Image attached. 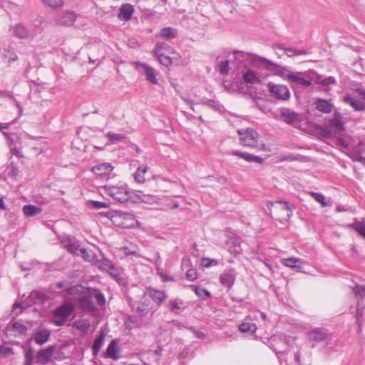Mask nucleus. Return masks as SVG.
<instances>
[{
	"label": "nucleus",
	"mask_w": 365,
	"mask_h": 365,
	"mask_svg": "<svg viewBox=\"0 0 365 365\" xmlns=\"http://www.w3.org/2000/svg\"><path fill=\"white\" fill-rule=\"evenodd\" d=\"M158 36L165 40H171L178 36V31L172 27H166L161 30Z\"/></svg>",
	"instance_id": "nucleus-27"
},
{
	"label": "nucleus",
	"mask_w": 365,
	"mask_h": 365,
	"mask_svg": "<svg viewBox=\"0 0 365 365\" xmlns=\"http://www.w3.org/2000/svg\"><path fill=\"white\" fill-rule=\"evenodd\" d=\"M34 359V351L32 348H29L25 354V365H31Z\"/></svg>",
	"instance_id": "nucleus-51"
},
{
	"label": "nucleus",
	"mask_w": 365,
	"mask_h": 365,
	"mask_svg": "<svg viewBox=\"0 0 365 365\" xmlns=\"http://www.w3.org/2000/svg\"><path fill=\"white\" fill-rule=\"evenodd\" d=\"M99 263L98 268L102 272H108L114 265L113 262L107 258H103L98 262Z\"/></svg>",
	"instance_id": "nucleus-41"
},
{
	"label": "nucleus",
	"mask_w": 365,
	"mask_h": 365,
	"mask_svg": "<svg viewBox=\"0 0 365 365\" xmlns=\"http://www.w3.org/2000/svg\"><path fill=\"white\" fill-rule=\"evenodd\" d=\"M147 294L158 305H160L168 298V295L163 290H159L151 287L146 288Z\"/></svg>",
	"instance_id": "nucleus-11"
},
{
	"label": "nucleus",
	"mask_w": 365,
	"mask_h": 365,
	"mask_svg": "<svg viewBox=\"0 0 365 365\" xmlns=\"http://www.w3.org/2000/svg\"><path fill=\"white\" fill-rule=\"evenodd\" d=\"M107 272L118 283L123 284L125 283V278L123 275L122 269L114 265Z\"/></svg>",
	"instance_id": "nucleus-28"
},
{
	"label": "nucleus",
	"mask_w": 365,
	"mask_h": 365,
	"mask_svg": "<svg viewBox=\"0 0 365 365\" xmlns=\"http://www.w3.org/2000/svg\"><path fill=\"white\" fill-rule=\"evenodd\" d=\"M356 91L364 99H365V89L359 88Z\"/></svg>",
	"instance_id": "nucleus-64"
},
{
	"label": "nucleus",
	"mask_w": 365,
	"mask_h": 365,
	"mask_svg": "<svg viewBox=\"0 0 365 365\" xmlns=\"http://www.w3.org/2000/svg\"><path fill=\"white\" fill-rule=\"evenodd\" d=\"M219 264V260L215 259L202 258V264L205 267L216 266Z\"/></svg>",
	"instance_id": "nucleus-50"
},
{
	"label": "nucleus",
	"mask_w": 365,
	"mask_h": 365,
	"mask_svg": "<svg viewBox=\"0 0 365 365\" xmlns=\"http://www.w3.org/2000/svg\"><path fill=\"white\" fill-rule=\"evenodd\" d=\"M135 63L137 67H140L143 69L146 79L149 82L152 84L158 83V79L155 76V71L153 68L143 63L136 62Z\"/></svg>",
	"instance_id": "nucleus-13"
},
{
	"label": "nucleus",
	"mask_w": 365,
	"mask_h": 365,
	"mask_svg": "<svg viewBox=\"0 0 365 365\" xmlns=\"http://www.w3.org/2000/svg\"><path fill=\"white\" fill-rule=\"evenodd\" d=\"M190 288L202 299H206L210 297V293L207 289L195 285H191Z\"/></svg>",
	"instance_id": "nucleus-34"
},
{
	"label": "nucleus",
	"mask_w": 365,
	"mask_h": 365,
	"mask_svg": "<svg viewBox=\"0 0 365 365\" xmlns=\"http://www.w3.org/2000/svg\"><path fill=\"white\" fill-rule=\"evenodd\" d=\"M334 105L327 100L318 98L316 101V109L324 113H330L332 111Z\"/></svg>",
	"instance_id": "nucleus-20"
},
{
	"label": "nucleus",
	"mask_w": 365,
	"mask_h": 365,
	"mask_svg": "<svg viewBox=\"0 0 365 365\" xmlns=\"http://www.w3.org/2000/svg\"><path fill=\"white\" fill-rule=\"evenodd\" d=\"M118 352L119 349L118 348V341L117 339H113L108 344L106 352L103 354V356L105 358L117 360L119 359Z\"/></svg>",
	"instance_id": "nucleus-15"
},
{
	"label": "nucleus",
	"mask_w": 365,
	"mask_h": 365,
	"mask_svg": "<svg viewBox=\"0 0 365 365\" xmlns=\"http://www.w3.org/2000/svg\"><path fill=\"white\" fill-rule=\"evenodd\" d=\"M172 51V48L165 43H156L155 48L153 51V53L155 54L165 53H170Z\"/></svg>",
	"instance_id": "nucleus-33"
},
{
	"label": "nucleus",
	"mask_w": 365,
	"mask_h": 365,
	"mask_svg": "<svg viewBox=\"0 0 365 365\" xmlns=\"http://www.w3.org/2000/svg\"><path fill=\"white\" fill-rule=\"evenodd\" d=\"M79 253L85 261L91 262L93 264H96L98 262V257L91 250L81 247V250H79Z\"/></svg>",
	"instance_id": "nucleus-25"
},
{
	"label": "nucleus",
	"mask_w": 365,
	"mask_h": 365,
	"mask_svg": "<svg viewBox=\"0 0 365 365\" xmlns=\"http://www.w3.org/2000/svg\"><path fill=\"white\" fill-rule=\"evenodd\" d=\"M157 56L158 61L160 64L165 66H169L170 65H173L171 58H170L169 53L155 54Z\"/></svg>",
	"instance_id": "nucleus-38"
},
{
	"label": "nucleus",
	"mask_w": 365,
	"mask_h": 365,
	"mask_svg": "<svg viewBox=\"0 0 365 365\" xmlns=\"http://www.w3.org/2000/svg\"><path fill=\"white\" fill-rule=\"evenodd\" d=\"M239 329L241 332L242 333H251V334H253L255 332L256 329H257V327L255 325V324L254 323H250V322H247V323H242L240 326H239Z\"/></svg>",
	"instance_id": "nucleus-36"
},
{
	"label": "nucleus",
	"mask_w": 365,
	"mask_h": 365,
	"mask_svg": "<svg viewBox=\"0 0 365 365\" xmlns=\"http://www.w3.org/2000/svg\"><path fill=\"white\" fill-rule=\"evenodd\" d=\"M76 20V15L73 11H63L56 17V23L60 26H71Z\"/></svg>",
	"instance_id": "nucleus-9"
},
{
	"label": "nucleus",
	"mask_w": 365,
	"mask_h": 365,
	"mask_svg": "<svg viewBox=\"0 0 365 365\" xmlns=\"http://www.w3.org/2000/svg\"><path fill=\"white\" fill-rule=\"evenodd\" d=\"M73 312L74 305L72 302L62 304L52 311L53 323L58 327L64 325Z\"/></svg>",
	"instance_id": "nucleus-3"
},
{
	"label": "nucleus",
	"mask_w": 365,
	"mask_h": 365,
	"mask_svg": "<svg viewBox=\"0 0 365 365\" xmlns=\"http://www.w3.org/2000/svg\"><path fill=\"white\" fill-rule=\"evenodd\" d=\"M149 307L148 300L145 298L144 295L140 301L135 302L133 305L132 308L133 310L136 311L141 316H143L148 313Z\"/></svg>",
	"instance_id": "nucleus-16"
},
{
	"label": "nucleus",
	"mask_w": 365,
	"mask_h": 365,
	"mask_svg": "<svg viewBox=\"0 0 365 365\" xmlns=\"http://www.w3.org/2000/svg\"><path fill=\"white\" fill-rule=\"evenodd\" d=\"M202 104L207 106L210 108H212L215 110L217 109V108L216 107V106L215 104L214 101H212V100H205V101H202Z\"/></svg>",
	"instance_id": "nucleus-61"
},
{
	"label": "nucleus",
	"mask_w": 365,
	"mask_h": 365,
	"mask_svg": "<svg viewBox=\"0 0 365 365\" xmlns=\"http://www.w3.org/2000/svg\"><path fill=\"white\" fill-rule=\"evenodd\" d=\"M186 277L190 281H193L197 277V272L195 269H190L186 272Z\"/></svg>",
	"instance_id": "nucleus-54"
},
{
	"label": "nucleus",
	"mask_w": 365,
	"mask_h": 365,
	"mask_svg": "<svg viewBox=\"0 0 365 365\" xmlns=\"http://www.w3.org/2000/svg\"><path fill=\"white\" fill-rule=\"evenodd\" d=\"M113 167L110 163H101L94 166L92 172L101 178L108 179L112 174Z\"/></svg>",
	"instance_id": "nucleus-10"
},
{
	"label": "nucleus",
	"mask_w": 365,
	"mask_h": 365,
	"mask_svg": "<svg viewBox=\"0 0 365 365\" xmlns=\"http://www.w3.org/2000/svg\"><path fill=\"white\" fill-rule=\"evenodd\" d=\"M243 79L246 83H255L259 81L256 73L252 70H248L244 73Z\"/></svg>",
	"instance_id": "nucleus-37"
},
{
	"label": "nucleus",
	"mask_w": 365,
	"mask_h": 365,
	"mask_svg": "<svg viewBox=\"0 0 365 365\" xmlns=\"http://www.w3.org/2000/svg\"><path fill=\"white\" fill-rule=\"evenodd\" d=\"M170 304H171L170 310L172 312H175L178 313V311L180 309V307L177 302H175V301L171 302Z\"/></svg>",
	"instance_id": "nucleus-59"
},
{
	"label": "nucleus",
	"mask_w": 365,
	"mask_h": 365,
	"mask_svg": "<svg viewBox=\"0 0 365 365\" xmlns=\"http://www.w3.org/2000/svg\"><path fill=\"white\" fill-rule=\"evenodd\" d=\"M14 354L13 349L11 347L6 345V343H3L1 349H0V354L4 356H6L9 355H12Z\"/></svg>",
	"instance_id": "nucleus-49"
},
{
	"label": "nucleus",
	"mask_w": 365,
	"mask_h": 365,
	"mask_svg": "<svg viewBox=\"0 0 365 365\" xmlns=\"http://www.w3.org/2000/svg\"><path fill=\"white\" fill-rule=\"evenodd\" d=\"M55 351L54 346H49L46 349H40L36 354V361L38 362H46L49 361Z\"/></svg>",
	"instance_id": "nucleus-14"
},
{
	"label": "nucleus",
	"mask_w": 365,
	"mask_h": 365,
	"mask_svg": "<svg viewBox=\"0 0 365 365\" xmlns=\"http://www.w3.org/2000/svg\"><path fill=\"white\" fill-rule=\"evenodd\" d=\"M235 277L234 269H227L220 276V283L223 286L230 288L234 284Z\"/></svg>",
	"instance_id": "nucleus-12"
},
{
	"label": "nucleus",
	"mask_w": 365,
	"mask_h": 365,
	"mask_svg": "<svg viewBox=\"0 0 365 365\" xmlns=\"http://www.w3.org/2000/svg\"><path fill=\"white\" fill-rule=\"evenodd\" d=\"M270 215L280 222L287 221L292 215L295 206L287 201H275L267 202Z\"/></svg>",
	"instance_id": "nucleus-1"
},
{
	"label": "nucleus",
	"mask_w": 365,
	"mask_h": 365,
	"mask_svg": "<svg viewBox=\"0 0 365 365\" xmlns=\"http://www.w3.org/2000/svg\"><path fill=\"white\" fill-rule=\"evenodd\" d=\"M337 145L344 148H349V144L348 143L346 142V140L342 138H339L337 139Z\"/></svg>",
	"instance_id": "nucleus-60"
},
{
	"label": "nucleus",
	"mask_w": 365,
	"mask_h": 365,
	"mask_svg": "<svg viewBox=\"0 0 365 365\" xmlns=\"http://www.w3.org/2000/svg\"><path fill=\"white\" fill-rule=\"evenodd\" d=\"M147 167L138 168L134 174L135 180L138 182H143L145 181L144 174L147 172Z\"/></svg>",
	"instance_id": "nucleus-45"
},
{
	"label": "nucleus",
	"mask_w": 365,
	"mask_h": 365,
	"mask_svg": "<svg viewBox=\"0 0 365 365\" xmlns=\"http://www.w3.org/2000/svg\"><path fill=\"white\" fill-rule=\"evenodd\" d=\"M237 133L240 136V144L257 150H264L265 145L259 133L254 129L248 128L239 129Z\"/></svg>",
	"instance_id": "nucleus-2"
},
{
	"label": "nucleus",
	"mask_w": 365,
	"mask_h": 365,
	"mask_svg": "<svg viewBox=\"0 0 365 365\" xmlns=\"http://www.w3.org/2000/svg\"><path fill=\"white\" fill-rule=\"evenodd\" d=\"M353 292L358 300H361L365 297V286L356 285Z\"/></svg>",
	"instance_id": "nucleus-44"
},
{
	"label": "nucleus",
	"mask_w": 365,
	"mask_h": 365,
	"mask_svg": "<svg viewBox=\"0 0 365 365\" xmlns=\"http://www.w3.org/2000/svg\"><path fill=\"white\" fill-rule=\"evenodd\" d=\"M275 48L284 51V53L288 57H293L294 56H297V49L292 47L287 48L283 44H277L275 45Z\"/></svg>",
	"instance_id": "nucleus-42"
},
{
	"label": "nucleus",
	"mask_w": 365,
	"mask_h": 365,
	"mask_svg": "<svg viewBox=\"0 0 365 365\" xmlns=\"http://www.w3.org/2000/svg\"><path fill=\"white\" fill-rule=\"evenodd\" d=\"M133 13V7L129 4H123L120 9L118 17L121 20L128 21L130 19Z\"/></svg>",
	"instance_id": "nucleus-24"
},
{
	"label": "nucleus",
	"mask_w": 365,
	"mask_h": 365,
	"mask_svg": "<svg viewBox=\"0 0 365 365\" xmlns=\"http://www.w3.org/2000/svg\"><path fill=\"white\" fill-rule=\"evenodd\" d=\"M94 297L99 305L105 304L106 299L103 293L97 292L94 294Z\"/></svg>",
	"instance_id": "nucleus-55"
},
{
	"label": "nucleus",
	"mask_w": 365,
	"mask_h": 365,
	"mask_svg": "<svg viewBox=\"0 0 365 365\" xmlns=\"http://www.w3.org/2000/svg\"><path fill=\"white\" fill-rule=\"evenodd\" d=\"M343 101L349 104L355 110L361 111L365 109V103L358 99L353 98L351 95H346Z\"/></svg>",
	"instance_id": "nucleus-18"
},
{
	"label": "nucleus",
	"mask_w": 365,
	"mask_h": 365,
	"mask_svg": "<svg viewBox=\"0 0 365 365\" xmlns=\"http://www.w3.org/2000/svg\"><path fill=\"white\" fill-rule=\"evenodd\" d=\"M281 116L287 124H294L298 122V115L288 109L282 111Z\"/></svg>",
	"instance_id": "nucleus-26"
},
{
	"label": "nucleus",
	"mask_w": 365,
	"mask_h": 365,
	"mask_svg": "<svg viewBox=\"0 0 365 365\" xmlns=\"http://www.w3.org/2000/svg\"><path fill=\"white\" fill-rule=\"evenodd\" d=\"M189 329L195 334V336L198 339H204L205 335L202 331L196 330L193 327H190Z\"/></svg>",
	"instance_id": "nucleus-58"
},
{
	"label": "nucleus",
	"mask_w": 365,
	"mask_h": 365,
	"mask_svg": "<svg viewBox=\"0 0 365 365\" xmlns=\"http://www.w3.org/2000/svg\"><path fill=\"white\" fill-rule=\"evenodd\" d=\"M42 209L34 205H26L23 207L24 214L27 217H32L39 214Z\"/></svg>",
	"instance_id": "nucleus-30"
},
{
	"label": "nucleus",
	"mask_w": 365,
	"mask_h": 365,
	"mask_svg": "<svg viewBox=\"0 0 365 365\" xmlns=\"http://www.w3.org/2000/svg\"><path fill=\"white\" fill-rule=\"evenodd\" d=\"M105 339V336L103 332L100 334V335L94 340V342L92 346L93 354L94 356H96L99 352L103 341Z\"/></svg>",
	"instance_id": "nucleus-32"
},
{
	"label": "nucleus",
	"mask_w": 365,
	"mask_h": 365,
	"mask_svg": "<svg viewBox=\"0 0 365 365\" xmlns=\"http://www.w3.org/2000/svg\"><path fill=\"white\" fill-rule=\"evenodd\" d=\"M29 297L34 304H43L48 299V297L45 294L37 290L32 291Z\"/></svg>",
	"instance_id": "nucleus-29"
},
{
	"label": "nucleus",
	"mask_w": 365,
	"mask_h": 365,
	"mask_svg": "<svg viewBox=\"0 0 365 365\" xmlns=\"http://www.w3.org/2000/svg\"><path fill=\"white\" fill-rule=\"evenodd\" d=\"M347 227L354 229L361 237L365 238V224L361 222H356L347 225Z\"/></svg>",
	"instance_id": "nucleus-39"
},
{
	"label": "nucleus",
	"mask_w": 365,
	"mask_h": 365,
	"mask_svg": "<svg viewBox=\"0 0 365 365\" xmlns=\"http://www.w3.org/2000/svg\"><path fill=\"white\" fill-rule=\"evenodd\" d=\"M108 192L114 200L121 203L128 201L130 198L129 192L123 187H111Z\"/></svg>",
	"instance_id": "nucleus-7"
},
{
	"label": "nucleus",
	"mask_w": 365,
	"mask_h": 365,
	"mask_svg": "<svg viewBox=\"0 0 365 365\" xmlns=\"http://www.w3.org/2000/svg\"><path fill=\"white\" fill-rule=\"evenodd\" d=\"M282 263L288 267L300 269L302 261L300 259L290 257L282 259Z\"/></svg>",
	"instance_id": "nucleus-31"
},
{
	"label": "nucleus",
	"mask_w": 365,
	"mask_h": 365,
	"mask_svg": "<svg viewBox=\"0 0 365 365\" xmlns=\"http://www.w3.org/2000/svg\"><path fill=\"white\" fill-rule=\"evenodd\" d=\"M13 34L19 38H27L30 37L31 34L28 29L22 24H16L12 28Z\"/></svg>",
	"instance_id": "nucleus-23"
},
{
	"label": "nucleus",
	"mask_w": 365,
	"mask_h": 365,
	"mask_svg": "<svg viewBox=\"0 0 365 365\" xmlns=\"http://www.w3.org/2000/svg\"><path fill=\"white\" fill-rule=\"evenodd\" d=\"M255 60V62L259 66H261L267 70H269L271 71H276L278 68V66L275 63H274L265 58L257 56Z\"/></svg>",
	"instance_id": "nucleus-21"
},
{
	"label": "nucleus",
	"mask_w": 365,
	"mask_h": 365,
	"mask_svg": "<svg viewBox=\"0 0 365 365\" xmlns=\"http://www.w3.org/2000/svg\"><path fill=\"white\" fill-rule=\"evenodd\" d=\"M329 123L331 126L339 131L345 130V122L344 120V118L339 112H334L333 118L329 120Z\"/></svg>",
	"instance_id": "nucleus-17"
},
{
	"label": "nucleus",
	"mask_w": 365,
	"mask_h": 365,
	"mask_svg": "<svg viewBox=\"0 0 365 365\" xmlns=\"http://www.w3.org/2000/svg\"><path fill=\"white\" fill-rule=\"evenodd\" d=\"M7 334L11 336L24 335L27 332V327L19 322H10L6 328Z\"/></svg>",
	"instance_id": "nucleus-8"
},
{
	"label": "nucleus",
	"mask_w": 365,
	"mask_h": 365,
	"mask_svg": "<svg viewBox=\"0 0 365 365\" xmlns=\"http://www.w3.org/2000/svg\"><path fill=\"white\" fill-rule=\"evenodd\" d=\"M230 153L232 155L243 158L244 160H245L246 161L250 162V163L255 162V163L261 164L263 162L262 158H261L260 157H258V156H256V155H254L252 154H249L247 153H242V152H240L238 150H232Z\"/></svg>",
	"instance_id": "nucleus-19"
},
{
	"label": "nucleus",
	"mask_w": 365,
	"mask_h": 365,
	"mask_svg": "<svg viewBox=\"0 0 365 365\" xmlns=\"http://www.w3.org/2000/svg\"><path fill=\"white\" fill-rule=\"evenodd\" d=\"M91 203L93 205V207L96 209L107 207L108 206V205L106 202L101 201H92Z\"/></svg>",
	"instance_id": "nucleus-56"
},
{
	"label": "nucleus",
	"mask_w": 365,
	"mask_h": 365,
	"mask_svg": "<svg viewBox=\"0 0 365 365\" xmlns=\"http://www.w3.org/2000/svg\"><path fill=\"white\" fill-rule=\"evenodd\" d=\"M330 339V334L324 329L316 328L308 332V340L313 342L312 347L315 346V344Z\"/></svg>",
	"instance_id": "nucleus-6"
},
{
	"label": "nucleus",
	"mask_w": 365,
	"mask_h": 365,
	"mask_svg": "<svg viewBox=\"0 0 365 365\" xmlns=\"http://www.w3.org/2000/svg\"><path fill=\"white\" fill-rule=\"evenodd\" d=\"M170 58H171V61H172L173 64H178L180 61V59H181L180 55L178 53L174 51L173 48L170 53Z\"/></svg>",
	"instance_id": "nucleus-53"
},
{
	"label": "nucleus",
	"mask_w": 365,
	"mask_h": 365,
	"mask_svg": "<svg viewBox=\"0 0 365 365\" xmlns=\"http://www.w3.org/2000/svg\"><path fill=\"white\" fill-rule=\"evenodd\" d=\"M358 307H359V303L358 304ZM361 316H362V311L361 310V309L357 307L356 319H357L358 321L360 319Z\"/></svg>",
	"instance_id": "nucleus-63"
},
{
	"label": "nucleus",
	"mask_w": 365,
	"mask_h": 365,
	"mask_svg": "<svg viewBox=\"0 0 365 365\" xmlns=\"http://www.w3.org/2000/svg\"><path fill=\"white\" fill-rule=\"evenodd\" d=\"M42 1L53 8H58L63 5V0H42Z\"/></svg>",
	"instance_id": "nucleus-52"
},
{
	"label": "nucleus",
	"mask_w": 365,
	"mask_h": 365,
	"mask_svg": "<svg viewBox=\"0 0 365 365\" xmlns=\"http://www.w3.org/2000/svg\"><path fill=\"white\" fill-rule=\"evenodd\" d=\"M228 60L222 61L217 65V70L221 75H227L230 70Z\"/></svg>",
	"instance_id": "nucleus-43"
},
{
	"label": "nucleus",
	"mask_w": 365,
	"mask_h": 365,
	"mask_svg": "<svg viewBox=\"0 0 365 365\" xmlns=\"http://www.w3.org/2000/svg\"><path fill=\"white\" fill-rule=\"evenodd\" d=\"M51 336V332L48 329H42L37 331L34 335V341L38 345H43L46 343Z\"/></svg>",
	"instance_id": "nucleus-22"
},
{
	"label": "nucleus",
	"mask_w": 365,
	"mask_h": 365,
	"mask_svg": "<svg viewBox=\"0 0 365 365\" xmlns=\"http://www.w3.org/2000/svg\"><path fill=\"white\" fill-rule=\"evenodd\" d=\"M74 324L77 329L83 331L84 333H86L90 328V324L87 322L78 321L75 322Z\"/></svg>",
	"instance_id": "nucleus-47"
},
{
	"label": "nucleus",
	"mask_w": 365,
	"mask_h": 365,
	"mask_svg": "<svg viewBox=\"0 0 365 365\" xmlns=\"http://www.w3.org/2000/svg\"><path fill=\"white\" fill-rule=\"evenodd\" d=\"M267 88L271 96L278 100L286 101L289 98L290 93L287 86L269 82Z\"/></svg>",
	"instance_id": "nucleus-5"
},
{
	"label": "nucleus",
	"mask_w": 365,
	"mask_h": 365,
	"mask_svg": "<svg viewBox=\"0 0 365 365\" xmlns=\"http://www.w3.org/2000/svg\"><path fill=\"white\" fill-rule=\"evenodd\" d=\"M314 71H308L304 73H292L289 72L287 74V79L292 83L300 85L304 87H308L312 85V76Z\"/></svg>",
	"instance_id": "nucleus-4"
},
{
	"label": "nucleus",
	"mask_w": 365,
	"mask_h": 365,
	"mask_svg": "<svg viewBox=\"0 0 365 365\" xmlns=\"http://www.w3.org/2000/svg\"><path fill=\"white\" fill-rule=\"evenodd\" d=\"M143 199L142 200L145 202H150L155 200V197L153 196H146L143 195Z\"/></svg>",
	"instance_id": "nucleus-62"
},
{
	"label": "nucleus",
	"mask_w": 365,
	"mask_h": 365,
	"mask_svg": "<svg viewBox=\"0 0 365 365\" xmlns=\"http://www.w3.org/2000/svg\"><path fill=\"white\" fill-rule=\"evenodd\" d=\"M335 79L333 77H328V78H326L323 80H322V81L320 82L321 84L324 85V86H328V85H330V84H334L335 83Z\"/></svg>",
	"instance_id": "nucleus-57"
},
{
	"label": "nucleus",
	"mask_w": 365,
	"mask_h": 365,
	"mask_svg": "<svg viewBox=\"0 0 365 365\" xmlns=\"http://www.w3.org/2000/svg\"><path fill=\"white\" fill-rule=\"evenodd\" d=\"M309 195L317 202H319L322 205V207H326L327 205V204L326 202V200H325V197L322 194L314 192H310Z\"/></svg>",
	"instance_id": "nucleus-46"
},
{
	"label": "nucleus",
	"mask_w": 365,
	"mask_h": 365,
	"mask_svg": "<svg viewBox=\"0 0 365 365\" xmlns=\"http://www.w3.org/2000/svg\"><path fill=\"white\" fill-rule=\"evenodd\" d=\"M79 305L83 310L91 311L93 309V302L88 296H83L79 300Z\"/></svg>",
	"instance_id": "nucleus-35"
},
{
	"label": "nucleus",
	"mask_w": 365,
	"mask_h": 365,
	"mask_svg": "<svg viewBox=\"0 0 365 365\" xmlns=\"http://www.w3.org/2000/svg\"><path fill=\"white\" fill-rule=\"evenodd\" d=\"M81 247H79L78 245H77L75 242H68L67 245V250L73 254L79 256V250H81Z\"/></svg>",
	"instance_id": "nucleus-48"
},
{
	"label": "nucleus",
	"mask_w": 365,
	"mask_h": 365,
	"mask_svg": "<svg viewBox=\"0 0 365 365\" xmlns=\"http://www.w3.org/2000/svg\"><path fill=\"white\" fill-rule=\"evenodd\" d=\"M106 136L111 143L120 142L125 139V135L119 133H113L111 132L107 133Z\"/></svg>",
	"instance_id": "nucleus-40"
}]
</instances>
